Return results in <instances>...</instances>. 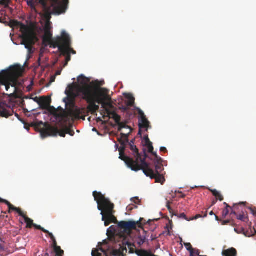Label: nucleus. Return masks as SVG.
Listing matches in <instances>:
<instances>
[{"label": "nucleus", "mask_w": 256, "mask_h": 256, "mask_svg": "<svg viewBox=\"0 0 256 256\" xmlns=\"http://www.w3.org/2000/svg\"><path fill=\"white\" fill-rule=\"evenodd\" d=\"M68 104L69 108L66 110H64V122H67L73 118L85 120V116H82L86 111L85 108H80L76 106L75 101L73 102V104L68 103Z\"/></svg>", "instance_id": "nucleus-8"}, {"label": "nucleus", "mask_w": 256, "mask_h": 256, "mask_svg": "<svg viewBox=\"0 0 256 256\" xmlns=\"http://www.w3.org/2000/svg\"><path fill=\"white\" fill-rule=\"evenodd\" d=\"M102 220L104 221L105 226H107L111 223L110 220L108 218L106 214L102 215Z\"/></svg>", "instance_id": "nucleus-32"}, {"label": "nucleus", "mask_w": 256, "mask_h": 256, "mask_svg": "<svg viewBox=\"0 0 256 256\" xmlns=\"http://www.w3.org/2000/svg\"><path fill=\"white\" fill-rule=\"evenodd\" d=\"M146 145L148 148V152L155 156L156 160H163L161 158L159 157L156 152H154V148L152 145V142L150 141L148 138L147 137V140H145Z\"/></svg>", "instance_id": "nucleus-21"}, {"label": "nucleus", "mask_w": 256, "mask_h": 256, "mask_svg": "<svg viewBox=\"0 0 256 256\" xmlns=\"http://www.w3.org/2000/svg\"><path fill=\"white\" fill-rule=\"evenodd\" d=\"M36 102L38 104L41 109L46 110L50 106L51 99L50 97L42 96Z\"/></svg>", "instance_id": "nucleus-16"}, {"label": "nucleus", "mask_w": 256, "mask_h": 256, "mask_svg": "<svg viewBox=\"0 0 256 256\" xmlns=\"http://www.w3.org/2000/svg\"><path fill=\"white\" fill-rule=\"evenodd\" d=\"M78 81L80 82V84L77 86H76L74 85H70L66 90L65 93L67 96V97L64 99V102H66V105H68V103H70L71 104H73V102L75 101V99L78 96H79L82 98V96L80 94V92L78 91V87L82 86H84V84H89L88 83L89 82V80H88L83 75L80 76L78 78ZM91 86H92L91 85Z\"/></svg>", "instance_id": "nucleus-7"}, {"label": "nucleus", "mask_w": 256, "mask_h": 256, "mask_svg": "<svg viewBox=\"0 0 256 256\" xmlns=\"http://www.w3.org/2000/svg\"><path fill=\"white\" fill-rule=\"evenodd\" d=\"M150 126V122L146 118H142L140 120L139 127L140 128H148Z\"/></svg>", "instance_id": "nucleus-24"}, {"label": "nucleus", "mask_w": 256, "mask_h": 256, "mask_svg": "<svg viewBox=\"0 0 256 256\" xmlns=\"http://www.w3.org/2000/svg\"><path fill=\"white\" fill-rule=\"evenodd\" d=\"M138 208L137 206H134V205H130L128 206H127L126 208V210L128 211H131L134 208Z\"/></svg>", "instance_id": "nucleus-44"}, {"label": "nucleus", "mask_w": 256, "mask_h": 256, "mask_svg": "<svg viewBox=\"0 0 256 256\" xmlns=\"http://www.w3.org/2000/svg\"><path fill=\"white\" fill-rule=\"evenodd\" d=\"M65 130L66 132V134H68L71 136H73L74 134V132L73 130H71L70 128L66 127L65 128Z\"/></svg>", "instance_id": "nucleus-36"}, {"label": "nucleus", "mask_w": 256, "mask_h": 256, "mask_svg": "<svg viewBox=\"0 0 256 256\" xmlns=\"http://www.w3.org/2000/svg\"><path fill=\"white\" fill-rule=\"evenodd\" d=\"M52 247L54 252V254H53L54 256H63L64 252L61 249L60 246L57 245V243L52 244Z\"/></svg>", "instance_id": "nucleus-23"}, {"label": "nucleus", "mask_w": 256, "mask_h": 256, "mask_svg": "<svg viewBox=\"0 0 256 256\" xmlns=\"http://www.w3.org/2000/svg\"><path fill=\"white\" fill-rule=\"evenodd\" d=\"M142 220L140 218V220L137 222L129 220V221H120L118 223L117 232L116 230H114V232L112 234V236L110 238V240H114L115 242H123L126 240L128 238L132 230H136V226H138L139 228L142 227V224L140 221Z\"/></svg>", "instance_id": "nucleus-2"}, {"label": "nucleus", "mask_w": 256, "mask_h": 256, "mask_svg": "<svg viewBox=\"0 0 256 256\" xmlns=\"http://www.w3.org/2000/svg\"><path fill=\"white\" fill-rule=\"evenodd\" d=\"M114 212H112V214L110 216L108 215H106V216H107L108 218H109V220H110L111 222L115 223L116 221H117V220H116V218L114 216Z\"/></svg>", "instance_id": "nucleus-35"}, {"label": "nucleus", "mask_w": 256, "mask_h": 256, "mask_svg": "<svg viewBox=\"0 0 256 256\" xmlns=\"http://www.w3.org/2000/svg\"><path fill=\"white\" fill-rule=\"evenodd\" d=\"M33 226L37 230H42L44 232H48V230H45L44 228H42L40 226L37 225L36 224H34Z\"/></svg>", "instance_id": "nucleus-39"}, {"label": "nucleus", "mask_w": 256, "mask_h": 256, "mask_svg": "<svg viewBox=\"0 0 256 256\" xmlns=\"http://www.w3.org/2000/svg\"><path fill=\"white\" fill-rule=\"evenodd\" d=\"M249 209L250 210L251 213L256 216V208H249Z\"/></svg>", "instance_id": "nucleus-48"}, {"label": "nucleus", "mask_w": 256, "mask_h": 256, "mask_svg": "<svg viewBox=\"0 0 256 256\" xmlns=\"http://www.w3.org/2000/svg\"><path fill=\"white\" fill-rule=\"evenodd\" d=\"M160 150L162 152L164 153H166L168 152V150L165 147H161L160 148Z\"/></svg>", "instance_id": "nucleus-50"}, {"label": "nucleus", "mask_w": 256, "mask_h": 256, "mask_svg": "<svg viewBox=\"0 0 256 256\" xmlns=\"http://www.w3.org/2000/svg\"><path fill=\"white\" fill-rule=\"evenodd\" d=\"M78 91L84 100L88 104L87 110L92 114H95L100 108L99 106L96 104L98 103L102 105L104 110L103 112L107 114V117L112 116L117 124L120 122V116L109 108H112L113 106L110 102L111 98L106 88L84 84L78 87Z\"/></svg>", "instance_id": "nucleus-1"}, {"label": "nucleus", "mask_w": 256, "mask_h": 256, "mask_svg": "<svg viewBox=\"0 0 256 256\" xmlns=\"http://www.w3.org/2000/svg\"><path fill=\"white\" fill-rule=\"evenodd\" d=\"M64 56H66V63L64 65V66H66L68 63V62H70L71 60V56L70 54H66Z\"/></svg>", "instance_id": "nucleus-41"}, {"label": "nucleus", "mask_w": 256, "mask_h": 256, "mask_svg": "<svg viewBox=\"0 0 256 256\" xmlns=\"http://www.w3.org/2000/svg\"><path fill=\"white\" fill-rule=\"evenodd\" d=\"M170 202H169V201L167 202L166 207H167L168 211L170 212V213H172L173 210H172V208L170 206Z\"/></svg>", "instance_id": "nucleus-47"}, {"label": "nucleus", "mask_w": 256, "mask_h": 256, "mask_svg": "<svg viewBox=\"0 0 256 256\" xmlns=\"http://www.w3.org/2000/svg\"><path fill=\"white\" fill-rule=\"evenodd\" d=\"M92 256H110L108 250H106L102 248H94L92 252Z\"/></svg>", "instance_id": "nucleus-20"}, {"label": "nucleus", "mask_w": 256, "mask_h": 256, "mask_svg": "<svg viewBox=\"0 0 256 256\" xmlns=\"http://www.w3.org/2000/svg\"><path fill=\"white\" fill-rule=\"evenodd\" d=\"M42 135L44 137L48 136H57L58 134L61 137H65L66 132L65 128L62 130H59L56 126H52L48 125L46 128L42 132Z\"/></svg>", "instance_id": "nucleus-12"}, {"label": "nucleus", "mask_w": 256, "mask_h": 256, "mask_svg": "<svg viewBox=\"0 0 256 256\" xmlns=\"http://www.w3.org/2000/svg\"><path fill=\"white\" fill-rule=\"evenodd\" d=\"M230 220H224L222 222V225H226L230 223Z\"/></svg>", "instance_id": "nucleus-52"}, {"label": "nucleus", "mask_w": 256, "mask_h": 256, "mask_svg": "<svg viewBox=\"0 0 256 256\" xmlns=\"http://www.w3.org/2000/svg\"><path fill=\"white\" fill-rule=\"evenodd\" d=\"M128 146L132 150V154L136 158V160H145V158H142L141 156L138 152V149L137 148L136 146L134 145L132 141H131L130 142H129L128 144Z\"/></svg>", "instance_id": "nucleus-18"}, {"label": "nucleus", "mask_w": 256, "mask_h": 256, "mask_svg": "<svg viewBox=\"0 0 256 256\" xmlns=\"http://www.w3.org/2000/svg\"><path fill=\"white\" fill-rule=\"evenodd\" d=\"M210 216H212V215H214V212L212 211H211L210 212Z\"/></svg>", "instance_id": "nucleus-59"}, {"label": "nucleus", "mask_w": 256, "mask_h": 256, "mask_svg": "<svg viewBox=\"0 0 256 256\" xmlns=\"http://www.w3.org/2000/svg\"><path fill=\"white\" fill-rule=\"evenodd\" d=\"M237 218L244 222H247V221L248 220V218L247 216H245L244 214H240L238 216Z\"/></svg>", "instance_id": "nucleus-34"}, {"label": "nucleus", "mask_w": 256, "mask_h": 256, "mask_svg": "<svg viewBox=\"0 0 256 256\" xmlns=\"http://www.w3.org/2000/svg\"><path fill=\"white\" fill-rule=\"evenodd\" d=\"M212 194L216 196L217 199H218L220 201H222L224 199L222 196L216 190H212Z\"/></svg>", "instance_id": "nucleus-30"}, {"label": "nucleus", "mask_w": 256, "mask_h": 256, "mask_svg": "<svg viewBox=\"0 0 256 256\" xmlns=\"http://www.w3.org/2000/svg\"><path fill=\"white\" fill-rule=\"evenodd\" d=\"M147 137H148V136H144V140H147Z\"/></svg>", "instance_id": "nucleus-62"}, {"label": "nucleus", "mask_w": 256, "mask_h": 256, "mask_svg": "<svg viewBox=\"0 0 256 256\" xmlns=\"http://www.w3.org/2000/svg\"><path fill=\"white\" fill-rule=\"evenodd\" d=\"M206 216L207 211H206L205 212H202L201 214H197L194 216L190 218V220H197L199 218L206 217Z\"/></svg>", "instance_id": "nucleus-29"}, {"label": "nucleus", "mask_w": 256, "mask_h": 256, "mask_svg": "<svg viewBox=\"0 0 256 256\" xmlns=\"http://www.w3.org/2000/svg\"><path fill=\"white\" fill-rule=\"evenodd\" d=\"M51 28L50 22H47L44 28V36L43 37V41L44 42H48L51 40L52 36Z\"/></svg>", "instance_id": "nucleus-17"}, {"label": "nucleus", "mask_w": 256, "mask_h": 256, "mask_svg": "<svg viewBox=\"0 0 256 256\" xmlns=\"http://www.w3.org/2000/svg\"><path fill=\"white\" fill-rule=\"evenodd\" d=\"M0 202L4 203L8 206L9 208L8 212H10V210H14L17 212L20 216H23V212L22 211L20 208L14 206L7 200L0 198Z\"/></svg>", "instance_id": "nucleus-19"}, {"label": "nucleus", "mask_w": 256, "mask_h": 256, "mask_svg": "<svg viewBox=\"0 0 256 256\" xmlns=\"http://www.w3.org/2000/svg\"><path fill=\"white\" fill-rule=\"evenodd\" d=\"M71 40L70 36L64 32L62 33L61 36H58L52 42L51 46L54 48H58L62 54L64 56L66 54H76V52L70 47Z\"/></svg>", "instance_id": "nucleus-4"}, {"label": "nucleus", "mask_w": 256, "mask_h": 256, "mask_svg": "<svg viewBox=\"0 0 256 256\" xmlns=\"http://www.w3.org/2000/svg\"><path fill=\"white\" fill-rule=\"evenodd\" d=\"M240 204H244V202H242Z\"/></svg>", "instance_id": "nucleus-64"}, {"label": "nucleus", "mask_w": 256, "mask_h": 256, "mask_svg": "<svg viewBox=\"0 0 256 256\" xmlns=\"http://www.w3.org/2000/svg\"><path fill=\"white\" fill-rule=\"evenodd\" d=\"M138 114L140 116V120L142 119V118H146V116L144 115V112L140 109H138Z\"/></svg>", "instance_id": "nucleus-45"}, {"label": "nucleus", "mask_w": 256, "mask_h": 256, "mask_svg": "<svg viewBox=\"0 0 256 256\" xmlns=\"http://www.w3.org/2000/svg\"><path fill=\"white\" fill-rule=\"evenodd\" d=\"M128 134H120V136L118 138L119 142L120 144V147L119 149L120 157L122 160H134L132 158H129L124 156V152L126 146L129 143L128 140Z\"/></svg>", "instance_id": "nucleus-11"}, {"label": "nucleus", "mask_w": 256, "mask_h": 256, "mask_svg": "<svg viewBox=\"0 0 256 256\" xmlns=\"http://www.w3.org/2000/svg\"><path fill=\"white\" fill-rule=\"evenodd\" d=\"M128 253L130 254H136L138 256H158L155 255L150 250L143 248H136L134 244H130Z\"/></svg>", "instance_id": "nucleus-13"}, {"label": "nucleus", "mask_w": 256, "mask_h": 256, "mask_svg": "<svg viewBox=\"0 0 256 256\" xmlns=\"http://www.w3.org/2000/svg\"><path fill=\"white\" fill-rule=\"evenodd\" d=\"M187 250L190 252V254H194V249L192 248L190 243H186L184 244Z\"/></svg>", "instance_id": "nucleus-33"}, {"label": "nucleus", "mask_w": 256, "mask_h": 256, "mask_svg": "<svg viewBox=\"0 0 256 256\" xmlns=\"http://www.w3.org/2000/svg\"><path fill=\"white\" fill-rule=\"evenodd\" d=\"M118 125V131H121L122 128H129L130 130V132H129L128 134L132 131V128H130V126H128L126 124V122H120Z\"/></svg>", "instance_id": "nucleus-27"}, {"label": "nucleus", "mask_w": 256, "mask_h": 256, "mask_svg": "<svg viewBox=\"0 0 256 256\" xmlns=\"http://www.w3.org/2000/svg\"><path fill=\"white\" fill-rule=\"evenodd\" d=\"M38 98H34V100L36 102V101H38Z\"/></svg>", "instance_id": "nucleus-61"}, {"label": "nucleus", "mask_w": 256, "mask_h": 256, "mask_svg": "<svg viewBox=\"0 0 256 256\" xmlns=\"http://www.w3.org/2000/svg\"><path fill=\"white\" fill-rule=\"evenodd\" d=\"M128 101L126 102L127 106H132L134 103V98L131 94H128L126 96Z\"/></svg>", "instance_id": "nucleus-26"}, {"label": "nucleus", "mask_w": 256, "mask_h": 256, "mask_svg": "<svg viewBox=\"0 0 256 256\" xmlns=\"http://www.w3.org/2000/svg\"><path fill=\"white\" fill-rule=\"evenodd\" d=\"M215 218H216V220H217V221L220 220L219 218L216 215H215Z\"/></svg>", "instance_id": "nucleus-57"}, {"label": "nucleus", "mask_w": 256, "mask_h": 256, "mask_svg": "<svg viewBox=\"0 0 256 256\" xmlns=\"http://www.w3.org/2000/svg\"><path fill=\"white\" fill-rule=\"evenodd\" d=\"M10 24H12V26H16L19 25L20 23L17 20H12L10 21Z\"/></svg>", "instance_id": "nucleus-46"}, {"label": "nucleus", "mask_w": 256, "mask_h": 256, "mask_svg": "<svg viewBox=\"0 0 256 256\" xmlns=\"http://www.w3.org/2000/svg\"><path fill=\"white\" fill-rule=\"evenodd\" d=\"M40 2L44 6H47L46 0H40ZM50 3L53 7V13L60 15L65 13L67 9L68 0H51Z\"/></svg>", "instance_id": "nucleus-10"}, {"label": "nucleus", "mask_w": 256, "mask_h": 256, "mask_svg": "<svg viewBox=\"0 0 256 256\" xmlns=\"http://www.w3.org/2000/svg\"><path fill=\"white\" fill-rule=\"evenodd\" d=\"M229 210L228 208H224L222 212V216L224 218H226V216L228 214Z\"/></svg>", "instance_id": "nucleus-42"}, {"label": "nucleus", "mask_w": 256, "mask_h": 256, "mask_svg": "<svg viewBox=\"0 0 256 256\" xmlns=\"http://www.w3.org/2000/svg\"><path fill=\"white\" fill-rule=\"evenodd\" d=\"M194 254H195L196 256H200V250H197V249H194Z\"/></svg>", "instance_id": "nucleus-51"}, {"label": "nucleus", "mask_w": 256, "mask_h": 256, "mask_svg": "<svg viewBox=\"0 0 256 256\" xmlns=\"http://www.w3.org/2000/svg\"><path fill=\"white\" fill-rule=\"evenodd\" d=\"M150 236V232L146 231L143 230L142 232H140L138 234L136 235L132 239V242H130L128 238L126 240L123 242L122 245L124 246H128L127 248L129 250L130 244H134L136 247V244L140 247L145 242L148 243V238Z\"/></svg>", "instance_id": "nucleus-9"}, {"label": "nucleus", "mask_w": 256, "mask_h": 256, "mask_svg": "<svg viewBox=\"0 0 256 256\" xmlns=\"http://www.w3.org/2000/svg\"><path fill=\"white\" fill-rule=\"evenodd\" d=\"M93 196L98 204V208L101 211L100 214L111 216L112 212H114V204L106 198L100 192L94 191Z\"/></svg>", "instance_id": "nucleus-6"}, {"label": "nucleus", "mask_w": 256, "mask_h": 256, "mask_svg": "<svg viewBox=\"0 0 256 256\" xmlns=\"http://www.w3.org/2000/svg\"><path fill=\"white\" fill-rule=\"evenodd\" d=\"M222 254L223 256H236L237 251L234 248H232L223 250Z\"/></svg>", "instance_id": "nucleus-22"}, {"label": "nucleus", "mask_w": 256, "mask_h": 256, "mask_svg": "<svg viewBox=\"0 0 256 256\" xmlns=\"http://www.w3.org/2000/svg\"><path fill=\"white\" fill-rule=\"evenodd\" d=\"M55 79H56V76H52L50 77V82L52 83V82H54L55 81Z\"/></svg>", "instance_id": "nucleus-53"}, {"label": "nucleus", "mask_w": 256, "mask_h": 256, "mask_svg": "<svg viewBox=\"0 0 256 256\" xmlns=\"http://www.w3.org/2000/svg\"><path fill=\"white\" fill-rule=\"evenodd\" d=\"M110 256H126V253L128 252L127 247L124 245L120 246V249H112L108 250Z\"/></svg>", "instance_id": "nucleus-15"}, {"label": "nucleus", "mask_w": 256, "mask_h": 256, "mask_svg": "<svg viewBox=\"0 0 256 256\" xmlns=\"http://www.w3.org/2000/svg\"><path fill=\"white\" fill-rule=\"evenodd\" d=\"M131 201L135 204H140V200L138 197H134L131 198Z\"/></svg>", "instance_id": "nucleus-40"}, {"label": "nucleus", "mask_w": 256, "mask_h": 256, "mask_svg": "<svg viewBox=\"0 0 256 256\" xmlns=\"http://www.w3.org/2000/svg\"><path fill=\"white\" fill-rule=\"evenodd\" d=\"M48 112L52 116H54L56 119L58 120L61 122H64V110L61 108L60 111L54 108L52 106H50L48 108L46 109Z\"/></svg>", "instance_id": "nucleus-14"}, {"label": "nucleus", "mask_w": 256, "mask_h": 256, "mask_svg": "<svg viewBox=\"0 0 256 256\" xmlns=\"http://www.w3.org/2000/svg\"><path fill=\"white\" fill-rule=\"evenodd\" d=\"M127 166L134 171L142 170L144 173L150 178L156 180V182L163 184L165 182L164 176L150 168L146 161H124Z\"/></svg>", "instance_id": "nucleus-3"}, {"label": "nucleus", "mask_w": 256, "mask_h": 256, "mask_svg": "<svg viewBox=\"0 0 256 256\" xmlns=\"http://www.w3.org/2000/svg\"><path fill=\"white\" fill-rule=\"evenodd\" d=\"M45 233L48 234V236H50V238L51 240L52 241V244H56L57 243L56 240L52 233L49 232L48 231V232H45Z\"/></svg>", "instance_id": "nucleus-38"}, {"label": "nucleus", "mask_w": 256, "mask_h": 256, "mask_svg": "<svg viewBox=\"0 0 256 256\" xmlns=\"http://www.w3.org/2000/svg\"><path fill=\"white\" fill-rule=\"evenodd\" d=\"M167 234L169 235V236L170 235V232L169 230H168V232H167Z\"/></svg>", "instance_id": "nucleus-60"}, {"label": "nucleus", "mask_w": 256, "mask_h": 256, "mask_svg": "<svg viewBox=\"0 0 256 256\" xmlns=\"http://www.w3.org/2000/svg\"><path fill=\"white\" fill-rule=\"evenodd\" d=\"M6 12L4 10H0V17L2 20V22H0L2 23H4V20H6Z\"/></svg>", "instance_id": "nucleus-31"}, {"label": "nucleus", "mask_w": 256, "mask_h": 256, "mask_svg": "<svg viewBox=\"0 0 256 256\" xmlns=\"http://www.w3.org/2000/svg\"><path fill=\"white\" fill-rule=\"evenodd\" d=\"M60 73H61L60 71L58 70V71H56V74L57 75V76L58 75H60Z\"/></svg>", "instance_id": "nucleus-56"}, {"label": "nucleus", "mask_w": 256, "mask_h": 256, "mask_svg": "<svg viewBox=\"0 0 256 256\" xmlns=\"http://www.w3.org/2000/svg\"><path fill=\"white\" fill-rule=\"evenodd\" d=\"M10 92H12V88L11 89L10 88V90H9V91L8 92V93H10Z\"/></svg>", "instance_id": "nucleus-63"}, {"label": "nucleus", "mask_w": 256, "mask_h": 256, "mask_svg": "<svg viewBox=\"0 0 256 256\" xmlns=\"http://www.w3.org/2000/svg\"><path fill=\"white\" fill-rule=\"evenodd\" d=\"M244 236H246L249 237V236H250L252 235H254V234H256V230L254 228L252 230H250V234L248 232H244Z\"/></svg>", "instance_id": "nucleus-37"}, {"label": "nucleus", "mask_w": 256, "mask_h": 256, "mask_svg": "<svg viewBox=\"0 0 256 256\" xmlns=\"http://www.w3.org/2000/svg\"><path fill=\"white\" fill-rule=\"evenodd\" d=\"M179 218H184V219L186 220H187V221H190V219H188V218L186 217V215L184 213H182V214H180V216H179Z\"/></svg>", "instance_id": "nucleus-43"}, {"label": "nucleus", "mask_w": 256, "mask_h": 256, "mask_svg": "<svg viewBox=\"0 0 256 256\" xmlns=\"http://www.w3.org/2000/svg\"><path fill=\"white\" fill-rule=\"evenodd\" d=\"M160 161H156L157 163L156 164V173H159L162 170L163 168V165L162 164L160 163ZM161 162H165L166 161H160Z\"/></svg>", "instance_id": "nucleus-28"}, {"label": "nucleus", "mask_w": 256, "mask_h": 256, "mask_svg": "<svg viewBox=\"0 0 256 256\" xmlns=\"http://www.w3.org/2000/svg\"><path fill=\"white\" fill-rule=\"evenodd\" d=\"M26 224V228H32V226H34V221L30 219V218H28L26 214H25L23 212V216H22Z\"/></svg>", "instance_id": "nucleus-25"}, {"label": "nucleus", "mask_w": 256, "mask_h": 256, "mask_svg": "<svg viewBox=\"0 0 256 256\" xmlns=\"http://www.w3.org/2000/svg\"><path fill=\"white\" fill-rule=\"evenodd\" d=\"M128 107L129 106H122V109L124 111V112H126L127 110H128Z\"/></svg>", "instance_id": "nucleus-54"}, {"label": "nucleus", "mask_w": 256, "mask_h": 256, "mask_svg": "<svg viewBox=\"0 0 256 256\" xmlns=\"http://www.w3.org/2000/svg\"><path fill=\"white\" fill-rule=\"evenodd\" d=\"M231 214H234V215L236 214V212L232 210Z\"/></svg>", "instance_id": "nucleus-58"}, {"label": "nucleus", "mask_w": 256, "mask_h": 256, "mask_svg": "<svg viewBox=\"0 0 256 256\" xmlns=\"http://www.w3.org/2000/svg\"><path fill=\"white\" fill-rule=\"evenodd\" d=\"M224 204L226 206L225 208H230L232 209V208L228 204H227L226 202H224Z\"/></svg>", "instance_id": "nucleus-55"}, {"label": "nucleus", "mask_w": 256, "mask_h": 256, "mask_svg": "<svg viewBox=\"0 0 256 256\" xmlns=\"http://www.w3.org/2000/svg\"><path fill=\"white\" fill-rule=\"evenodd\" d=\"M20 29L22 31L21 44L24 46L28 50V54H32L34 52L32 46L38 40L36 34L34 30L29 29L24 25H22Z\"/></svg>", "instance_id": "nucleus-5"}, {"label": "nucleus", "mask_w": 256, "mask_h": 256, "mask_svg": "<svg viewBox=\"0 0 256 256\" xmlns=\"http://www.w3.org/2000/svg\"><path fill=\"white\" fill-rule=\"evenodd\" d=\"M150 232V234H151L150 238L152 241H153L157 238V236H156V235H154L152 234L151 232Z\"/></svg>", "instance_id": "nucleus-49"}]
</instances>
